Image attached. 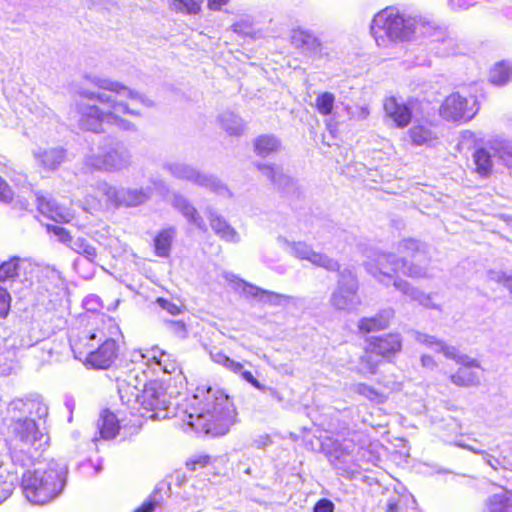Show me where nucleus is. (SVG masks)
<instances>
[{
    "label": "nucleus",
    "mask_w": 512,
    "mask_h": 512,
    "mask_svg": "<svg viewBox=\"0 0 512 512\" xmlns=\"http://www.w3.org/2000/svg\"><path fill=\"white\" fill-rule=\"evenodd\" d=\"M35 159L38 163L47 170L55 169L63 160L64 152L62 149H42L34 151Z\"/></svg>",
    "instance_id": "obj_27"
},
{
    "label": "nucleus",
    "mask_w": 512,
    "mask_h": 512,
    "mask_svg": "<svg viewBox=\"0 0 512 512\" xmlns=\"http://www.w3.org/2000/svg\"><path fill=\"white\" fill-rule=\"evenodd\" d=\"M259 169L262 171V173L264 175H266L273 182H277L278 179L281 177V172L277 167H273V166L265 164V165L259 166Z\"/></svg>",
    "instance_id": "obj_50"
},
{
    "label": "nucleus",
    "mask_w": 512,
    "mask_h": 512,
    "mask_svg": "<svg viewBox=\"0 0 512 512\" xmlns=\"http://www.w3.org/2000/svg\"><path fill=\"white\" fill-rule=\"evenodd\" d=\"M72 250H74L79 255H82L91 265V269L83 270L82 265L84 264L82 260L76 259L74 261L75 270L83 277V278H91L93 276V265L97 259L98 253L97 249L94 245H92L87 239L83 237H78L75 239L72 244H70Z\"/></svg>",
    "instance_id": "obj_17"
},
{
    "label": "nucleus",
    "mask_w": 512,
    "mask_h": 512,
    "mask_svg": "<svg viewBox=\"0 0 512 512\" xmlns=\"http://www.w3.org/2000/svg\"><path fill=\"white\" fill-rule=\"evenodd\" d=\"M65 468L53 463L40 464L33 470H27L21 481L26 499L35 505H43L56 498L65 484Z\"/></svg>",
    "instance_id": "obj_6"
},
{
    "label": "nucleus",
    "mask_w": 512,
    "mask_h": 512,
    "mask_svg": "<svg viewBox=\"0 0 512 512\" xmlns=\"http://www.w3.org/2000/svg\"><path fill=\"white\" fill-rule=\"evenodd\" d=\"M421 365L423 368L433 370L436 367L435 360L429 355L421 356Z\"/></svg>",
    "instance_id": "obj_57"
},
{
    "label": "nucleus",
    "mask_w": 512,
    "mask_h": 512,
    "mask_svg": "<svg viewBox=\"0 0 512 512\" xmlns=\"http://www.w3.org/2000/svg\"><path fill=\"white\" fill-rule=\"evenodd\" d=\"M47 228L50 233H53L55 236L58 237L59 241L65 243V244H68V243L72 244L73 241H72L71 235L65 228L57 226V225L47 226Z\"/></svg>",
    "instance_id": "obj_45"
},
{
    "label": "nucleus",
    "mask_w": 512,
    "mask_h": 512,
    "mask_svg": "<svg viewBox=\"0 0 512 512\" xmlns=\"http://www.w3.org/2000/svg\"><path fill=\"white\" fill-rule=\"evenodd\" d=\"M11 297L6 289L0 287V318L7 316L10 309Z\"/></svg>",
    "instance_id": "obj_47"
},
{
    "label": "nucleus",
    "mask_w": 512,
    "mask_h": 512,
    "mask_svg": "<svg viewBox=\"0 0 512 512\" xmlns=\"http://www.w3.org/2000/svg\"><path fill=\"white\" fill-rule=\"evenodd\" d=\"M210 224L213 231L223 240L227 242L237 243L240 236L237 231L231 227L225 220L219 216L210 213Z\"/></svg>",
    "instance_id": "obj_28"
},
{
    "label": "nucleus",
    "mask_w": 512,
    "mask_h": 512,
    "mask_svg": "<svg viewBox=\"0 0 512 512\" xmlns=\"http://www.w3.org/2000/svg\"><path fill=\"white\" fill-rule=\"evenodd\" d=\"M277 244L285 251L291 253V246L293 245V242L288 241V239L283 236H279L277 238Z\"/></svg>",
    "instance_id": "obj_58"
},
{
    "label": "nucleus",
    "mask_w": 512,
    "mask_h": 512,
    "mask_svg": "<svg viewBox=\"0 0 512 512\" xmlns=\"http://www.w3.org/2000/svg\"><path fill=\"white\" fill-rule=\"evenodd\" d=\"M173 205L183 213L188 221L193 222L200 229L204 228V223L198 216L197 211L187 202L185 198L178 195L174 196Z\"/></svg>",
    "instance_id": "obj_36"
},
{
    "label": "nucleus",
    "mask_w": 512,
    "mask_h": 512,
    "mask_svg": "<svg viewBox=\"0 0 512 512\" xmlns=\"http://www.w3.org/2000/svg\"><path fill=\"white\" fill-rule=\"evenodd\" d=\"M358 283L350 271H343L338 280V287L331 296V305L344 311H352L360 304L357 296Z\"/></svg>",
    "instance_id": "obj_11"
},
{
    "label": "nucleus",
    "mask_w": 512,
    "mask_h": 512,
    "mask_svg": "<svg viewBox=\"0 0 512 512\" xmlns=\"http://www.w3.org/2000/svg\"><path fill=\"white\" fill-rule=\"evenodd\" d=\"M409 136L417 146H432L438 140L436 127L428 121L415 123L409 129Z\"/></svg>",
    "instance_id": "obj_19"
},
{
    "label": "nucleus",
    "mask_w": 512,
    "mask_h": 512,
    "mask_svg": "<svg viewBox=\"0 0 512 512\" xmlns=\"http://www.w3.org/2000/svg\"><path fill=\"white\" fill-rule=\"evenodd\" d=\"M153 190L151 187L143 189H127L118 190L107 183H100L97 187L92 188L86 195L85 205L89 209H99L103 204L106 205H124L137 206L147 201Z\"/></svg>",
    "instance_id": "obj_9"
},
{
    "label": "nucleus",
    "mask_w": 512,
    "mask_h": 512,
    "mask_svg": "<svg viewBox=\"0 0 512 512\" xmlns=\"http://www.w3.org/2000/svg\"><path fill=\"white\" fill-rule=\"evenodd\" d=\"M415 339L435 352L443 353L447 359L454 360L460 365L458 371L451 376V381L457 386H473L480 381V365L478 361L461 354L454 346H449L434 336L415 331Z\"/></svg>",
    "instance_id": "obj_8"
},
{
    "label": "nucleus",
    "mask_w": 512,
    "mask_h": 512,
    "mask_svg": "<svg viewBox=\"0 0 512 512\" xmlns=\"http://www.w3.org/2000/svg\"><path fill=\"white\" fill-rule=\"evenodd\" d=\"M13 193L6 182L0 177V201L9 202L12 199Z\"/></svg>",
    "instance_id": "obj_52"
},
{
    "label": "nucleus",
    "mask_w": 512,
    "mask_h": 512,
    "mask_svg": "<svg viewBox=\"0 0 512 512\" xmlns=\"http://www.w3.org/2000/svg\"><path fill=\"white\" fill-rule=\"evenodd\" d=\"M490 279L501 284L512 293V277H509L500 272H491Z\"/></svg>",
    "instance_id": "obj_48"
},
{
    "label": "nucleus",
    "mask_w": 512,
    "mask_h": 512,
    "mask_svg": "<svg viewBox=\"0 0 512 512\" xmlns=\"http://www.w3.org/2000/svg\"><path fill=\"white\" fill-rule=\"evenodd\" d=\"M154 509V504L148 503L139 508L136 512H152Z\"/></svg>",
    "instance_id": "obj_60"
},
{
    "label": "nucleus",
    "mask_w": 512,
    "mask_h": 512,
    "mask_svg": "<svg viewBox=\"0 0 512 512\" xmlns=\"http://www.w3.org/2000/svg\"><path fill=\"white\" fill-rule=\"evenodd\" d=\"M4 462L0 460V469L3 467ZM13 491V483L3 480V475L0 474V503L4 501Z\"/></svg>",
    "instance_id": "obj_46"
},
{
    "label": "nucleus",
    "mask_w": 512,
    "mask_h": 512,
    "mask_svg": "<svg viewBox=\"0 0 512 512\" xmlns=\"http://www.w3.org/2000/svg\"><path fill=\"white\" fill-rule=\"evenodd\" d=\"M150 356V359L153 360L152 370L154 372L161 370L165 374L177 373L178 377L182 376L178 363L171 354L158 347H152V353Z\"/></svg>",
    "instance_id": "obj_22"
},
{
    "label": "nucleus",
    "mask_w": 512,
    "mask_h": 512,
    "mask_svg": "<svg viewBox=\"0 0 512 512\" xmlns=\"http://www.w3.org/2000/svg\"><path fill=\"white\" fill-rule=\"evenodd\" d=\"M84 79L97 87L99 91L80 88L77 92L82 99L97 101L95 104L77 102L78 125L82 130L102 132L105 124L124 131H133L135 124L125 117L139 118L142 107H152L154 102L142 93L124 85L119 81L86 74Z\"/></svg>",
    "instance_id": "obj_2"
},
{
    "label": "nucleus",
    "mask_w": 512,
    "mask_h": 512,
    "mask_svg": "<svg viewBox=\"0 0 512 512\" xmlns=\"http://www.w3.org/2000/svg\"><path fill=\"white\" fill-rule=\"evenodd\" d=\"M131 422H132L133 426H140L141 425V422L138 419H135V420H133Z\"/></svg>",
    "instance_id": "obj_63"
},
{
    "label": "nucleus",
    "mask_w": 512,
    "mask_h": 512,
    "mask_svg": "<svg viewBox=\"0 0 512 512\" xmlns=\"http://www.w3.org/2000/svg\"><path fill=\"white\" fill-rule=\"evenodd\" d=\"M30 266L27 260L12 258L0 266V281H6L20 275V271Z\"/></svg>",
    "instance_id": "obj_32"
},
{
    "label": "nucleus",
    "mask_w": 512,
    "mask_h": 512,
    "mask_svg": "<svg viewBox=\"0 0 512 512\" xmlns=\"http://www.w3.org/2000/svg\"><path fill=\"white\" fill-rule=\"evenodd\" d=\"M291 254L300 260H307L317 267H322L328 271H336L339 264L336 260L325 254L314 251L304 242H293Z\"/></svg>",
    "instance_id": "obj_15"
},
{
    "label": "nucleus",
    "mask_w": 512,
    "mask_h": 512,
    "mask_svg": "<svg viewBox=\"0 0 512 512\" xmlns=\"http://www.w3.org/2000/svg\"><path fill=\"white\" fill-rule=\"evenodd\" d=\"M354 391L376 403H383L385 401V396L383 394L364 383L356 384L354 386Z\"/></svg>",
    "instance_id": "obj_42"
},
{
    "label": "nucleus",
    "mask_w": 512,
    "mask_h": 512,
    "mask_svg": "<svg viewBox=\"0 0 512 512\" xmlns=\"http://www.w3.org/2000/svg\"><path fill=\"white\" fill-rule=\"evenodd\" d=\"M477 137L474 132L465 130L461 132L459 142H458V150L462 151L464 149H470L472 146L476 144Z\"/></svg>",
    "instance_id": "obj_43"
},
{
    "label": "nucleus",
    "mask_w": 512,
    "mask_h": 512,
    "mask_svg": "<svg viewBox=\"0 0 512 512\" xmlns=\"http://www.w3.org/2000/svg\"><path fill=\"white\" fill-rule=\"evenodd\" d=\"M232 29H233V31H235L237 33L244 32V30L241 27L240 22H237V23L233 24L232 25Z\"/></svg>",
    "instance_id": "obj_62"
},
{
    "label": "nucleus",
    "mask_w": 512,
    "mask_h": 512,
    "mask_svg": "<svg viewBox=\"0 0 512 512\" xmlns=\"http://www.w3.org/2000/svg\"><path fill=\"white\" fill-rule=\"evenodd\" d=\"M166 168L176 178L189 180L195 184L209 188L210 190L219 194L228 193L227 188L222 185L216 178L210 175L202 174L187 164L173 162L169 163Z\"/></svg>",
    "instance_id": "obj_13"
},
{
    "label": "nucleus",
    "mask_w": 512,
    "mask_h": 512,
    "mask_svg": "<svg viewBox=\"0 0 512 512\" xmlns=\"http://www.w3.org/2000/svg\"><path fill=\"white\" fill-rule=\"evenodd\" d=\"M485 512H512V492L501 489L498 493L488 497Z\"/></svg>",
    "instance_id": "obj_25"
},
{
    "label": "nucleus",
    "mask_w": 512,
    "mask_h": 512,
    "mask_svg": "<svg viewBox=\"0 0 512 512\" xmlns=\"http://www.w3.org/2000/svg\"><path fill=\"white\" fill-rule=\"evenodd\" d=\"M38 209L42 215L55 222H69L73 218L68 208L60 206L54 199L48 197H38Z\"/></svg>",
    "instance_id": "obj_20"
},
{
    "label": "nucleus",
    "mask_w": 512,
    "mask_h": 512,
    "mask_svg": "<svg viewBox=\"0 0 512 512\" xmlns=\"http://www.w3.org/2000/svg\"><path fill=\"white\" fill-rule=\"evenodd\" d=\"M9 410H23L40 419L48 415V407L44 403L35 400H15L10 403Z\"/></svg>",
    "instance_id": "obj_31"
},
{
    "label": "nucleus",
    "mask_w": 512,
    "mask_h": 512,
    "mask_svg": "<svg viewBox=\"0 0 512 512\" xmlns=\"http://www.w3.org/2000/svg\"><path fill=\"white\" fill-rule=\"evenodd\" d=\"M292 44L304 53L314 54L321 50L319 39L307 30L297 28L291 32Z\"/></svg>",
    "instance_id": "obj_23"
},
{
    "label": "nucleus",
    "mask_w": 512,
    "mask_h": 512,
    "mask_svg": "<svg viewBox=\"0 0 512 512\" xmlns=\"http://www.w3.org/2000/svg\"><path fill=\"white\" fill-rule=\"evenodd\" d=\"M219 120L221 127L230 135H239L244 130L242 120L232 112H224Z\"/></svg>",
    "instance_id": "obj_37"
},
{
    "label": "nucleus",
    "mask_w": 512,
    "mask_h": 512,
    "mask_svg": "<svg viewBox=\"0 0 512 512\" xmlns=\"http://www.w3.org/2000/svg\"><path fill=\"white\" fill-rule=\"evenodd\" d=\"M464 448L468 449L469 451L482 455L484 461L492 468L496 469V463H498V460H496L493 456L488 454L487 452L483 450H476L471 446H463Z\"/></svg>",
    "instance_id": "obj_51"
},
{
    "label": "nucleus",
    "mask_w": 512,
    "mask_h": 512,
    "mask_svg": "<svg viewBox=\"0 0 512 512\" xmlns=\"http://www.w3.org/2000/svg\"><path fill=\"white\" fill-rule=\"evenodd\" d=\"M386 118L398 128H405L411 121L412 112L407 104L394 96L386 97L383 101Z\"/></svg>",
    "instance_id": "obj_16"
},
{
    "label": "nucleus",
    "mask_w": 512,
    "mask_h": 512,
    "mask_svg": "<svg viewBox=\"0 0 512 512\" xmlns=\"http://www.w3.org/2000/svg\"><path fill=\"white\" fill-rule=\"evenodd\" d=\"M350 119L353 120H365L370 115V109L368 105H356L355 107L347 108Z\"/></svg>",
    "instance_id": "obj_44"
},
{
    "label": "nucleus",
    "mask_w": 512,
    "mask_h": 512,
    "mask_svg": "<svg viewBox=\"0 0 512 512\" xmlns=\"http://www.w3.org/2000/svg\"><path fill=\"white\" fill-rule=\"evenodd\" d=\"M431 26L412 18H406L393 8H385L372 19L370 32L379 47L410 41L417 33L428 34Z\"/></svg>",
    "instance_id": "obj_5"
},
{
    "label": "nucleus",
    "mask_w": 512,
    "mask_h": 512,
    "mask_svg": "<svg viewBox=\"0 0 512 512\" xmlns=\"http://www.w3.org/2000/svg\"><path fill=\"white\" fill-rule=\"evenodd\" d=\"M33 354L41 359L42 362L49 361L51 357V349L47 348L46 345H42L41 348H35Z\"/></svg>",
    "instance_id": "obj_55"
},
{
    "label": "nucleus",
    "mask_w": 512,
    "mask_h": 512,
    "mask_svg": "<svg viewBox=\"0 0 512 512\" xmlns=\"http://www.w3.org/2000/svg\"><path fill=\"white\" fill-rule=\"evenodd\" d=\"M14 437L9 443L10 458L13 464L21 467L32 463L34 452L44 448L47 437L31 418L19 419L13 424Z\"/></svg>",
    "instance_id": "obj_7"
},
{
    "label": "nucleus",
    "mask_w": 512,
    "mask_h": 512,
    "mask_svg": "<svg viewBox=\"0 0 512 512\" xmlns=\"http://www.w3.org/2000/svg\"><path fill=\"white\" fill-rule=\"evenodd\" d=\"M255 151L260 156H267L280 147L279 141L270 135L259 136L254 142Z\"/></svg>",
    "instance_id": "obj_38"
},
{
    "label": "nucleus",
    "mask_w": 512,
    "mask_h": 512,
    "mask_svg": "<svg viewBox=\"0 0 512 512\" xmlns=\"http://www.w3.org/2000/svg\"><path fill=\"white\" fill-rule=\"evenodd\" d=\"M386 512H399V505L396 499H390L387 502Z\"/></svg>",
    "instance_id": "obj_59"
},
{
    "label": "nucleus",
    "mask_w": 512,
    "mask_h": 512,
    "mask_svg": "<svg viewBox=\"0 0 512 512\" xmlns=\"http://www.w3.org/2000/svg\"><path fill=\"white\" fill-rule=\"evenodd\" d=\"M375 352H372L370 343L368 344L364 355L360 358L359 372L363 375H373L377 371L379 361L374 359Z\"/></svg>",
    "instance_id": "obj_39"
},
{
    "label": "nucleus",
    "mask_w": 512,
    "mask_h": 512,
    "mask_svg": "<svg viewBox=\"0 0 512 512\" xmlns=\"http://www.w3.org/2000/svg\"><path fill=\"white\" fill-rule=\"evenodd\" d=\"M334 505L327 499L318 501L314 507V512H333Z\"/></svg>",
    "instance_id": "obj_54"
},
{
    "label": "nucleus",
    "mask_w": 512,
    "mask_h": 512,
    "mask_svg": "<svg viewBox=\"0 0 512 512\" xmlns=\"http://www.w3.org/2000/svg\"><path fill=\"white\" fill-rule=\"evenodd\" d=\"M493 156L486 148H479L473 154L475 171L481 177H487L493 169Z\"/></svg>",
    "instance_id": "obj_30"
},
{
    "label": "nucleus",
    "mask_w": 512,
    "mask_h": 512,
    "mask_svg": "<svg viewBox=\"0 0 512 512\" xmlns=\"http://www.w3.org/2000/svg\"><path fill=\"white\" fill-rule=\"evenodd\" d=\"M131 163L130 154L122 148L110 147L93 153L86 159V164L97 170L119 171Z\"/></svg>",
    "instance_id": "obj_12"
},
{
    "label": "nucleus",
    "mask_w": 512,
    "mask_h": 512,
    "mask_svg": "<svg viewBox=\"0 0 512 512\" xmlns=\"http://www.w3.org/2000/svg\"><path fill=\"white\" fill-rule=\"evenodd\" d=\"M335 104V95L330 92H322L315 99V107L319 114L323 116L330 115Z\"/></svg>",
    "instance_id": "obj_40"
},
{
    "label": "nucleus",
    "mask_w": 512,
    "mask_h": 512,
    "mask_svg": "<svg viewBox=\"0 0 512 512\" xmlns=\"http://www.w3.org/2000/svg\"><path fill=\"white\" fill-rule=\"evenodd\" d=\"M118 392L123 405L133 417L165 419L179 417L196 432L213 436L226 434L235 422L236 412L228 395L219 389L201 386L194 395L170 412L172 392L168 393L159 381L147 383L146 377L128 374L118 379Z\"/></svg>",
    "instance_id": "obj_1"
},
{
    "label": "nucleus",
    "mask_w": 512,
    "mask_h": 512,
    "mask_svg": "<svg viewBox=\"0 0 512 512\" xmlns=\"http://www.w3.org/2000/svg\"><path fill=\"white\" fill-rule=\"evenodd\" d=\"M471 4H459V8L467 9Z\"/></svg>",
    "instance_id": "obj_64"
},
{
    "label": "nucleus",
    "mask_w": 512,
    "mask_h": 512,
    "mask_svg": "<svg viewBox=\"0 0 512 512\" xmlns=\"http://www.w3.org/2000/svg\"><path fill=\"white\" fill-rule=\"evenodd\" d=\"M478 111L474 97H464L459 93H452L445 98L440 115L447 121L459 122L471 120Z\"/></svg>",
    "instance_id": "obj_10"
},
{
    "label": "nucleus",
    "mask_w": 512,
    "mask_h": 512,
    "mask_svg": "<svg viewBox=\"0 0 512 512\" xmlns=\"http://www.w3.org/2000/svg\"><path fill=\"white\" fill-rule=\"evenodd\" d=\"M229 0H208L207 7L212 11H219L225 5H227Z\"/></svg>",
    "instance_id": "obj_56"
},
{
    "label": "nucleus",
    "mask_w": 512,
    "mask_h": 512,
    "mask_svg": "<svg viewBox=\"0 0 512 512\" xmlns=\"http://www.w3.org/2000/svg\"><path fill=\"white\" fill-rule=\"evenodd\" d=\"M512 78V63L502 61L496 63L490 70V81L496 85H504Z\"/></svg>",
    "instance_id": "obj_35"
},
{
    "label": "nucleus",
    "mask_w": 512,
    "mask_h": 512,
    "mask_svg": "<svg viewBox=\"0 0 512 512\" xmlns=\"http://www.w3.org/2000/svg\"><path fill=\"white\" fill-rule=\"evenodd\" d=\"M209 463V457L200 455L189 459L186 462V466L189 470L195 471L198 467L203 468Z\"/></svg>",
    "instance_id": "obj_49"
},
{
    "label": "nucleus",
    "mask_w": 512,
    "mask_h": 512,
    "mask_svg": "<svg viewBox=\"0 0 512 512\" xmlns=\"http://www.w3.org/2000/svg\"><path fill=\"white\" fill-rule=\"evenodd\" d=\"M152 353V348L146 351L141 349H133L128 354V359L131 364L135 365L134 372H130L129 374H138L136 370L141 371V375L139 377H146V368L152 369L153 360L150 359V355Z\"/></svg>",
    "instance_id": "obj_29"
},
{
    "label": "nucleus",
    "mask_w": 512,
    "mask_h": 512,
    "mask_svg": "<svg viewBox=\"0 0 512 512\" xmlns=\"http://www.w3.org/2000/svg\"><path fill=\"white\" fill-rule=\"evenodd\" d=\"M107 327L108 333L104 329H97L89 335L71 339L75 358L95 369L109 368L117 357L118 347L113 335L118 332V327L110 320Z\"/></svg>",
    "instance_id": "obj_4"
},
{
    "label": "nucleus",
    "mask_w": 512,
    "mask_h": 512,
    "mask_svg": "<svg viewBox=\"0 0 512 512\" xmlns=\"http://www.w3.org/2000/svg\"><path fill=\"white\" fill-rule=\"evenodd\" d=\"M173 237L174 231L168 229L155 238V251L158 256L165 257L168 255Z\"/></svg>",
    "instance_id": "obj_41"
},
{
    "label": "nucleus",
    "mask_w": 512,
    "mask_h": 512,
    "mask_svg": "<svg viewBox=\"0 0 512 512\" xmlns=\"http://www.w3.org/2000/svg\"><path fill=\"white\" fill-rule=\"evenodd\" d=\"M157 303L161 306V308L168 311L172 315H176L180 312V309L176 304L171 303L166 299L158 298Z\"/></svg>",
    "instance_id": "obj_53"
},
{
    "label": "nucleus",
    "mask_w": 512,
    "mask_h": 512,
    "mask_svg": "<svg viewBox=\"0 0 512 512\" xmlns=\"http://www.w3.org/2000/svg\"><path fill=\"white\" fill-rule=\"evenodd\" d=\"M204 0H169V9L175 13L185 15L198 14L203 5Z\"/></svg>",
    "instance_id": "obj_33"
},
{
    "label": "nucleus",
    "mask_w": 512,
    "mask_h": 512,
    "mask_svg": "<svg viewBox=\"0 0 512 512\" xmlns=\"http://www.w3.org/2000/svg\"><path fill=\"white\" fill-rule=\"evenodd\" d=\"M397 252L401 259L388 253L377 255L374 262L367 263V271L380 283L387 286L392 284L411 300L425 307H435L430 295L411 287L407 281L395 277L397 272H402L411 278L432 277V268L429 267L426 259L428 247L417 240L404 239L398 243Z\"/></svg>",
    "instance_id": "obj_3"
},
{
    "label": "nucleus",
    "mask_w": 512,
    "mask_h": 512,
    "mask_svg": "<svg viewBox=\"0 0 512 512\" xmlns=\"http://www.w3.org/2000/svg\"><path fill=\"white\" fill-rule=\"evenodd\" d=\"M223 276L233 290L242 294L246 298H255L260 302L272 305H280L288 299L285 295L263 290L257 286L247 283L232 273L226 272Z\"/></svg>",
    "instance_id": "obj_14"
},
{
    "label": "nucleus",
    "mask_w": 512,
    "mask_h": 512,
    "mask_svg": "<svg viewBox=\"0 0 512 512\" xmlns=\"http://www.w3.org/2000/svg\"><path fill=\"white\" fill-rule=\"evenodd\" d=\"M210 358L214 363L223 366L224 368H226L227 370H229L235 374L241 375L243 380L250 383L256 389H259V390L263 389V386L252 375V373L243 369L242 363L231 359L221 350L212 349L210 351Z\"/></svg>",
    "instance_id": "obj_18"
},
{
    "label": "nucleus",
    "mask_w": 512,
    "mask_h": 512,
    "mask_svg": "<svg viewBox=\"0 0 512 512\" xmlns=\"http://www.w3.org/2000/svg\"><path fill=\"white\" fill-rule=\"evenodd\" d=\"M124 420L118 419V417L110 412L104 411L98 421L101 437L104 439L114 438L121 428V422Z\"/></svg>",
    "instance_id": "obj_26"
},
{
    "label": "nucleus",
    "mask_w": 512,
    "mask_h": 512,
    "mask_svg": "<svg viewBox=\"0 0 512 512\" xmlns=\"http://www.w3.org/2000/svg\"><path fill=\"white\" fill-rule=\"evenodd\" d=\"M489 150L497 155L506 166L512 168V142L504 139L490 141Z\"/></svg>",
    "instance_id": "obj_34"
},
{
    "label": "nucleus",
    "mask_w": 512,
    "mask_h": 512,
    "mask_svg": "<svg viewBox=\"0 0 512 512\" xmlns=\"http://www.w3.org/2000/svg\"><path fill=\"white\" fill-rule=\"evenodd\" d=\"M393 317L394 311L392 309H385L373 317L362 318L358 323L359 331L369 333L383 330L388 327Z\"/></svg>",
    "instance_id": "obj_24"
},
{
    "label": "nucleus",
    "mask_w": 512,
    "mask_h": 512,
    "mask_svg": "<svg viewBox=\"0 0 512 512\" xmlns=\"http://www.w3.org/2000/svg\"><path fill=\"white\" fill-rule=\"evenodd\" d=\"M372 352L378 356L389 357L401 350L402 341L399 334H387L379 338L369 340Z\"/></svg>",
    "instance_id": "obj_21"
},
{
    "label": "nucleus",
    "mask_w": 512,
    "mask_h": 512,
    "mask_svg": "<svg viewBox=\"0 0 512 512\" xmlns=\"http://www.w3.org/2000/svg\"><path fill=\"white\" fill-rule=\"evenodd\" d=\"M154 190L159 192V194H163L164 191V184L162 182L153 183Z\"/></svg>",
    "instance_id": "obj_61"
}]
</instances>
